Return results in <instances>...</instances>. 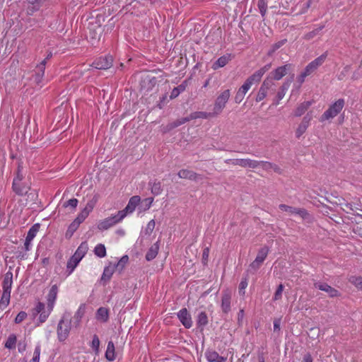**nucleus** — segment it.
Returning <instances> with one entry per match:
<instances>
[{"instance_id": "obj_60", "label": "nucleus", "mask_w": 362, "mask_h": 362, "mask_svg": "<svg viewBox=\"0 0 362 362\" xmlns=\"http://www.w3.org/2000/svg\"><path fill=\"white\" fill-rule=\"evenodd\" d=\"M155 225H156L155 221L151 220L146 226V233L148 235H150L153 232V230L155 228Z\"/></svg>"}, {"instance_id": "obj_7", "label": "nucleus", "mask_w": 362, "mask_h": 362, "mask_svg": "<svg viewBox=\"0 0 362 362\" xmlns=\"http://www.w3.org/2000/svg\"><path fill=\"white\" fill-rule=\"evenodd\" d=\"M140 201H141L140 197L136 196V195L133 196L129 199V202H128L127 205L126 206V207L123 210L118 211L119 214L122 218V219H124L127 216V214H132L134 212L136 207L139 204Z\"/></svg>"}, {"instance_id": "obj_49", "label": "nucleus", "mask_w": 362, "mask_h": 362, "mask_svg": "<svg viewBox=\"0 0 362 362\" xmlns=\"http://www.w3.org/2000/svg\"><path fill=\"white\" fill-rule=\"evenodd\" d=\"M10 296H8L6 295H6L2 294L1 299L0 301V310H4L7 308L10 302Z\"/></svg>"}, {"instance_id": "obj_43", "label": "nucleus", "mask_w": 362, "mask_h": 362, "mask_svg": "<svg viewBox=\"0 0 362 362\" xmlns=\"http://www.w3.org/2000/svg\"><path fill=\"white\" fill-rule=\"evenodd\" d=\"M34 83L39 86L40 88H42L44 86V75L40 74H37L35 72V74L33 75Z\"/></svg>"}, {"instance_id": "obj_53", "label": "nucleus", "mask_w": 362, "mask_h": 362, "mask_svg": "<svg viewBox=\"0 0 362 362\" xmlns=\"http://www.w3.org/2000/svg\"><path fill=\"white\" fill-rule=\"evenodd\" d=\"M100 340L97 335H94L91 342V348L95 351L96 354L99 351Z\"/></svg>"}, {"instance_id": "obj_29", "label": "nucleus", "mask_w": 362, "mask_h": 362, "mask_svg": "<svg viewBox=\"0 0 362 362\" xmlns=\"http://www.w3.org/2000/svg\"><path fill=\"white\" fill-rule=\"evenodd\" d=\"M148 185L151 187V193L155 196L160 194L163 192L161 182L157 180L150 181Z\"/></svg>"}, {"instance_id": "obj_26", "label": "nucleus", "mask_w": 362, "mask_h": 362, "mask_svg": "<svg viewBox=\"0 0 362 362\" xmlns=\"http://www.w3.org/2000/svg\"><path fill=\"white\" fill-rule=\"evenodd\" d=\"M205 356L209 362H226V358L220 356L217 352L208 351L205 353Z\"/></svg>"}, {"instance_id": "obj_30", "label": "nucleus", "mask_w": 362, "mask_h": 362, "mask_svg": "<svg viewBox=\"0 0 362 362\" xmlns=\"http://www.w3.org/2000/svg\"><path fill=\"white\" fill-rule=\"evenodd\" d=\"M249 89L250 88L247 87V86L243 83V85L240 87L238 92L236 93L234 98L235 102L238 104L240 103L244 99L245 95Z\"/></svg>"}, {"instance_id": "obj_22", "label": "nucleus", "mask_w": 362, "mask_h": 362, "mask_svg": "<svg viewBox=\"0 0 362 362\" xmlns=\"http://www.w3.org/2000/svg\"><path fill=\"white\" fill-rule=\"evenodd\" d=\"M231 60L230 54H226L219 57L212 64L211 68L214 70H216L219 68L225 66Z\"/></svg>"}, {"instance_id": "obj_15", "label": "nucleus", "mask_w": 362, "mask_h": 362, "mask_svg": "<svg viewBox=\"0 0 362 362\" xmlns=\"http://www.w3.org/2000/svg\"><path fill=\"white\" fill-rule=\"evenodd\" d=\"M13 284V273L8 272L5 274L2 287H3V295H7L11 296V291Z\"/></svg>"}, {"instance_id": "obj_33", "label": "nucleus", "mask_w": 362, "mask_h": 362, "mask_svg": "<svg viewBox=\"0 0 362 362\" xmlns=\"http://www.w3.org/2000/svg\"><path fill=\"white\" fill-rule=\"evenodd\" d=\"M40 228V223H35L32 227L29 229L26 239H28L30 240H33L34 238L36 236L37 233H38Z\"/></svg>"}, {"instance_id": "obj_3", "label": "nucleus", "mask_w": 362, "mask_h": 362, "mask_svg": "<svg viewBox=\"0 0 362 362\" xmlns=\"http://www.w3.org/2000/svg\"><path fill=\"white\" fill-rule=\"evenodd\" d=\"M71 327V318H62L57 326V335L59 341H64L69 336Z\"/></svg>"}, {"instance_id": "obj_61", "label": "nucleus", "mask_w": 362, "mask_h": 362, "mask_svg": "<svg viewBox=\"0 0 362 362\" xmlns=\"http://www.w3.org/2000/svg\"><path fill=\"white\" fill-rule=\"evenodd\" d=\"M78 200L75 198L71 199L68 200L64 204V207L71 206L73 209H75L77 206Z\"/></svg>"}, {"instance_id": "obj_46", "label": "nucleus", "mask_w": 362, "mask_h": 362, "mask_svg": "<svg viewBox=\"0 0 362 362\" xmlns=\"http://www.w3.org/2000/svg\"><path fill=\"white\" fill-rule=\"evenodd\" d=\"M257 6L259 8V12L262 17H264L267 12V0H259L257 3Z\"/></svg>"}, {"instance_id": "obj_41", "label": "nucleus", "mask_w": 362, "mask_h": 362, "mask_svg": "<svg viewBox=\"0 0 362 362\" xmlns=\"http://www.w3.org/2000/svg\"><path fill=\"white\" fill-rule=\"evenodd\" d=\"M325 28V25H320L319 26L318 28L314 29L313 30L306 33L305 35V37L304 38L305 40H311L313 39L315 36H316L317 35H318L320 33V32Z\"/></svg>"}, {"instance_id": "obj_1", "label": "nucleus", "mask_w": 362, "mask_h": 362, "mask_svg": "<svg viewBox=\"0 0 362 362\" xmlns=\"http://www.w3.org/2000/svg\"><path fill=\"white\" fill-rule=\"evenodd\" d=\"M344 105V99L340 98L337 100L322 115L320 121L324 122L335 117L341 111Z\"/></svg>"}, {"instance_id": "obj_45", "label": "nucleus", "mask_w": 362, "mask_h": 362, "mask_svg": "<svg viewBox=\"0 0 362 362\" xmlns=\"http://www.w3.org/2000/svg\"><path fill=\"white\" fill-rule=\"evenodd\" d=\"M78 264V260H77L76 258H70L69 260L67 262V269L69 270V274H71L76 267Z\"/></svg>"}, {"instance_id": "obj_35", "label": "nucleus", "mask_w": 362, "mask_h": 362, "mask_svg": "<svg viewBox=\"0 0 362 362\" xmlns=\"http://www.w3.org/2000/svg\"><path fill=\"white\" fill-rule=\"evenodd\" d=\"M115 269H116L114 265H112V266L109 265V266L106 267L104 269L103 274L102 276V279L107 280V281L110 280Z\"/></svg>"}, {"instance_id": "obj_52", "label": "nucleus", "mask_w": 362, "mask_h": 362, "mask_svg": "<svg viewBox=\"0 0 362 362\" xmlns=\"http://www.w3.org/2000/svg\"><path fill=\"white\" fill-rule=\"evenodd\" d=\"M279 208L281 210H282V211L288 212L289 214H295L296 209V207H293V206H288V205L284 204H280L279 206Z\"/></svg>"}, {"instance_id": "obj_12", "label": "nucleus", "mask_w": 362, "mask_h": 362, "mask_svg": "<svg viewBox=\"0 0 362 362\" xmlns=\"http://www.w3.org/2000/svg\"><path fill=\"white\" fill-rule=\"evenodd\" d=\"M112 57L107 55L96 59L93 63V65L97 69H107L112 66Z\"/></svg>"}, {"instance_id": "obj_17", "label": "nucleus", "mask_w": 362, "mask_h": 362, "mask_svg": "<svg viewBox=\"0 0 362 362\" xmlns=\"http://www.w3.org/2000/svg\"><path fill=\"white\" fill-rule=\"evenodd\" d=\"M17 189L14 187V183L12 184L13 191L18 196H23L26 194L30 189L28 183L23 182L22 181L17 182Z\"/></svg>"}, {"instance_id": "obj_18", "label": "nucleus", "mask_w": 362, "mask_h": 362, "mask_svg": "<svg viewBox=\"0 0 362 362\" xmlns=\"http://www.w3.org/2000/svg\"><path fill=\"white\" fill-rule=\"evenodd\" d=\"M58 293V287L57 285H53L47 295V307L49 310H52L54 302L56 300Z\"/></svg>"}, {"instance_id": "obj_21", "label": "nucleus", "mask_w": 362, "mask_h": 362, "mask_svg": "<svg viewBox=\"0 0 362 362\" xmlns=\"http://www.w3.org/2000/svg\"><path fill=\"white\" fill-rule=\"evenodd\" d=\"M231 293L229 291H225L223 293L221 299V308L225 314H227L230 308Z\"/></svg>"}, {"instance_id": "obj_31", "label": "nucleus", "mask_w": 362, "mask_h": 362, "mask_svg": "<svg viewBox=\"0 0 362 362\" xmlns=\"http://www.w3.org/2000/svg\"><path fill=\"white\" fill-rule=\"evenodd\" d=\"M105 357L109 361H112L115 359V345L112 341H110L107 344Z\"/></svg>"}, {"instance_id": "obj_13", "label": "nucleus", "mask_w": 362, "mask_h": 362, "mask_svg": "<svg viewBox=\"0 0 362 362\" xmlns=\"http://www.w3.org/2000/svg\"><path fill=\"white\" fill-rule=\"evenodd\" d=\"M314 286L320 291L326 292L331 298L338 297L341 296L340 292L334 288L330 286L327 283L317 281L314 284Z\"/></svg>"}, {"instance_id": "obj_34", "label": "nucleus", "mask_w": 362, "mask_h": 362, "mask_svg": "<svg viewBox=\"0 0 362 362\" xmlns=\"http://www.w3.org/2000/svg\"><path fill=\"white\" fill-rule=\"evenodd\" d=\"M211 116H214L213 115V112L211 113V112H194L191 113L189 117L190 120H192V119H195L197 118L207 119L208 117H209Z\"/></svg>"}, {"instance_id": "obj_51", "label": "nucleus", "mask_w": 362, "mask_h": 362, "mask_svg": "<svg viewBox=\"0 0 362 362\" xmlns=\"http://www.w3.org/2000/svg\"><path fill=\"white\" fill-rule=\"evenodd\" d=\"M88 211L87 210H82V211L74 219L78 223L81 224L88 217Z\"/></svg>"}, {"instance_id": "obj_39", "label": "nucleus", "mask_w": 362, "mask_h": 362, "mask_svg": "<svg viewBox=\"0 0 362 362\" xmlns=\"http://www.w3.org/2000/svg\"><path fill=\"white\" fill-rule=\"evenodd\" d=\"M349 281L354 284L357 288L362 290V277L351 276L349 278Z\"/></svg>"}, {"instance_id": "obj_62", "label": "nucleus", "mask_w": 362, "mask_h": 362, "mask_svg": "<svg viewBox=\"0 0 362 362\" xmlns=\"http://www.w3.org/2000/svg\"><path fill=\"white\" fill-rule=\"evenodd\" d=\"M180 322L186 328H190L192 325V318H180Z\"/></svg>"}, {"instance_id": "obj_6", "label": "nucleus", "mask_w": 362, "mask_h": 362, "mask_svg": "<svg viewBox=\"0 0 362 362\" xmlns=\"http://www.w3.org/2000/svg\"><path fill=\"white\" fill-rule=\"evenodd\" d=\"M327 57V52H324L320 57L310 62L305 68L304 71L309 76L313 74L322 64L325 62Z\"/></svg>"}, {"instance_id": "obj_14", "label": "nucleus", "mask_w": 362, "mask_h": 362, "mask_svg": "<svg viewBox=\"0 0 362 362\" xmlns=\"http://www.w3.org/2000/svg\"><path fill=\"white\" fill-rule=\"evenodd\" d=\"M156 77L148 75L141 79L140 82L141 89L145 92H148L156 86Z\"/></svg>"}, {"instance_id": "obj_64", "label": "nucleus", "mask_w": 362, "mask_h": 362, "mask_svg": "<svg viewBox=\"0 0 362 362\" xmlns=\"http://www.w3.org/2000/svg\"><path fill=\"white\" fill-rule=\"evenodd\" d=\"M262 264L261 262H257V259H255L250 264V269L251 270H253V272L257 271L260 266Z\"/></svg>"}, {"instance_id": "obj_9", "label": "nucleus", "mask_w": 362, "mask_h": 362, "mask_svg": "<svg viewBox=\"0 0 362 362\" xmlns=\"http://www.w3.org/2000/svg\"><path fill=\"white\" fill-rule=\"evenodd\" d=\"M103 32V28L100 25L97 23H90L88 26V37L94 44L95 41H99Z\"/></svg>"}, {"instance_id": "obj_57", "label": "nucleus", "mask_w": 362, "mask_h": 362, "mask_svg": "<svg viewBox=\"0 0 362 362\" xmlns=\"http://www.w3.org/2000/svg\"><path fill=\"white\" fill-rule=\"evenodd\" d=\"M247 279L244 278L241 280L240 284H239V293L240 294L244 295L245 294V289L247 286Z\"/></svg>"}, {"instance_id": "obj_23", "label": "nucleus", "mask_w": 362, "mask_h": 362, "mask_svg": "<svg viewBox=\"0 0 362 362\" xmlns=\"http://www.w3.org/2000/svg\"><path fill=\"white\" fill-rule=\"evenodd\" d=\"M293 81V78H291L289 80H286L283 84L282 86L280 87L277 94H276V98H277V101L275 103V105H278L279 104V100H281V99H283V98L284 97L286 91L288 90V89L289 88L290 86H291V83Z\"/></svg>"}, {"instance_id": "obj_54", "label": "nucleus", "mask_w": 362, "mask_h": 362, "mask_svg": "<svg viewBox=\"0 0 362 362\" xmlns=\"http://www.w3.org/2000/svg\"><path fill=\"white\" fill-rule=\"evenodd\" d=\"M40 351H41L40 346L38 344L35 348L34 353H33V357L30 362H39Z\"/></svg>"}, {"instance_id": "obj_37", "label": "nucleus", "mask_w": 362, "mask_h": 362, "mask_svg": "<svg viewBox=\"0 0 362 362\" xmlns=\"http://www.w3.org/2000/svg\"><path fill=\"white\" fill-rule=\"evenodd\" d=\"M255 162L257 164L254 166V169L261 166L263 170L268 171L273 167V163L268 161L255 160Z\"/></svg>"}, {"instance_id": "obj_63", "label": "nucleus", "mask_w": 362, "mask_h": 362, "mask_svg": "<svg viewBox=\"0 0 362 362\" xmlns=\"http://www.w3.org/2000/svg\"><path fill=\"white\" fill-rule=\"evenodd\" d=\"M108 310L107 308L101 307L97 310V317H107Z\"/></svg>"}, {"instance_id": "obj_38", "label": "nucleus", "mask_w": 362, "mask_h": 362, "mask_svg": "<svg viewBox=\"0 0 362 362\" xmlns=\"http://www.w3.org/2000/svg\"><path fill=\"white\" fill-rule=\"evenodd\" d=\"M79 226L80 224L74 220V221L69 225L66 232V237L69 238H71L74 233L78 229Z\"/></svg>"}, {"instance_id": "obj_55", "label": "nucleus", "mask_w": 362, "mask_h": 362, "mask_svg": "<svg viewBox=\"0 0 362 362\" xmlns=\"http://www.w3.org/2000/svg\"><path fill=\"white\" fill-rule=\"evenodd\" d=\"M295 214L298 215L303 219H308L310 217L309 214L305 209L296 208Z\"/></svg>"}, {"instance_id": "obj_24", "label": "nucleus", "mask_w": 362, "mask_h": 362, "mask_svg": "<svg viewBox=\"0 0 362 362\" xmlns=\"http://www.w3.org/2000/svg\"><path fill=\"white\" fill-rule=\"evenodd\" d=\"M313 103V100L310 101H305L299 104L294 111V115L296 117H300L303 115L312 105Z\"/></svg>"}, {"instance_id": "obj_19", "label": "nucleus", "mask_w": 362, "mask_h": 362, "mask_svg": "<svg viewBox=\"0 0 362 362\" xmlns=\"http://www.w3.org/2000/svg\"><path fill=\"white\" fill-rule=\"evenodd\" d=\"M190 121V119H189V117H182V118H180L175 121H173L169 124H168L165 127H164V129H163V132L165 133V132H168L171 130H173V129L187 122Z\"/></svg>"}, {"instance_id": "obj_56", "label": "nucleus", "mask_w": 362, "mask_h": 362, "mask_svg": "<svg viewBox=\"0 0 362 362\" xmlns=\"http://www.w3.org/2000/svg\"><path fill=\"white\" fill-rule=\"evenodd\" d=\"M308 127L300 123L298 125V127L296 129V137L300 138L305 132Z\"/></svg>"}, {"instance_id": "obj_42", "label": "nucleus", "mask_w": 362, "mask_h": 362, "mask_svg": "<svg viewBox=\"0 0 362 362\" xmlns=\"http://www.w3.org/2000/svg\"><path fill=\"white\" fill-rule=\"evenodd\" d=\"M287 42V40H281L276 43H274L271 49L268 52V55L272 56L277 49H279L280 47H281L286 42Z\"/></svg>"}, {"instance_id": "obj_4", "label": "nucleus", "mask_w": 362, "mask_h": 362, "mask_svg": "<svg viewBox=\"0 0 362 362\" xmlns=\"http://www.w3.org/2000/svg\"><path fill=\"white\" fill-rule=\"evenodd\" d=\"M122 220V218L117 212L116 215L107 217L103 220L100 221L98 223L97 227L100 230H105L114 226L117 223L121 222Z\"/></svg>"}, {"instance_id": "obj_16", "label": "nucleus", "mask_w": 362, "mask_h": 362, "mask_svg": "<svg viewBox=\"0 0 362 362\" xmlns=\"http://www.w3.org/2000/svg\"><path fill=\"white\" fill-rule=\"evenodd\" d=\"M28 1V6H27V13L28 15H33L35 12L38 11L41 7L42 4L46 0H27Z\"/></svg>"}, {"instance_id": "obj_48", "label": "nucleus", "mask_w": 362, "mask_h": 362, "mask_svg": "<svg viewBox=\"0 0 362 362\" xmlns=\"http://www.w3.org/2000/svg\"><path fill=\"white\" fill-rule=\"evenodd\" d=\"M88 249V244L86 242H83L79 245L76 252H77V255H81V257H83L86 254Z\"/></svg>"}, {"instance_id": "obj_20", "label": "nucleus", "mask_w": 362, "mask_h": 362, "mask_svg": "<svg viewBox=\"0 0 362 362\" xmlns=\"http://www.w3.org/2000/svg\"><path fill=\"white\" fill-rule=\"evenodd\" d=\"M190 121V119H189V117H182V118H180L175 121H173L169 124H168L165 127H164V129H163V132L165 133V132H168L171 130H173V129L187 122Z\"/></svg>"}, {"instance_id": "obj_36", "label": "nucleus", "mask_w": 362, "mask_h": 362, "mask_svg": "<svg viewBox=\"0 0 362 362\" xmlns=\"http://www.w3.org/2000/svg\"><path fill=\"white\" fill-rule=\"evenodd\" d=\"M94 254L100 257H105L106 256V248L103 244H98L94 248Z\"/></svg>"}, {"instance_id": "obj_47", "label": "nucleus", "mask_w": 362, "mask_h": 362, "mask_svg": "<svg viewBox=\"0 0 362 362\" xmlns=\"http://www.w3.org/2000/svg\"><path fill=\"white\" fill-rule=\"evenodd\" d=\"M47 64V59H44L40 64H38L34 70L37 74L45 75V66Z\"/></svg>"}, {"instance_id": "obj_8", "label": "nucleus", "mask_w": 362, "mask_h": 362, "mask_svg": "<svg viewBox=\"0 0 362 362\" xmlns=\"http://www.w3.org/2000/svg\"><path fill=\"white\" fill-rule=\"evenodd\" d=\"M274 85V82L272 81L271 78H265L257 93L255 99L256 102H260L264 100L267 95V91L272 89Z\"/></svg>"}, {"instance_id": "obj_28", "label": "nucleus", "mask_w": 362, "mask_h": 362, "mask_svg": "<svg viewBox=\"0 0 362 362\" xmlns=\"http://www.w3.org/2000/svg\"><path fill=\"white\" fill-rule=\"evenodd\" d=\"M188 81L185 80L178 86L174 88L170 93V98L174 99L177 98L181 93L185 90L188 86Z\"/></svg>"}, {"instance_id": "obj_27", "label": "nucleus", "mask_w": 362, "mask_h": 362, "mask_svg": "<svg viewBox=\"0 0 362 362\" xmlns=\"http://www.w3.org/2000/svg\"><path fill=\"white\" fill-rule=\"evenodd\" d=\"M177 175L180 178L188 179L191 180H196L197 179V177L199 176V175L194 173V171L187 169L180 170L178 172Z\"/></svg>"}, {"instance_id": "obj_44", "label": "nucleus", "mask_w": 362, "mask_h": 362, "mask_svg": "<svg viewBox=\"0 0 362 362\" xmlns=\"http://www.w3.org/2000/svg\"><path fill=\"white\" fill-rule=\"evenodd\" d=\"M16 337L15 335L11 334L7 339L5 343V347L9 349H13L16 346Z\"/></svg>"}, {"instance_id": "obj_25", "label": "nucleus", "mask_w": 362, "mask_h": 362, "mask_svg": "<svg viewBox=\"0 0 362 362\" xmlns=\"http://www.w3.org/2000/svg\"><path fill=\"white\" fill-rule=\"evenodd\" d=\"M159 248L160 246L158 241L153 244L146 254V259L149 262L155 259L158 253Z\"/></svg>"}, {"instance_id": "obj_59", "label": "nucleus", "mask_w": 362, "mask_h": 362, "mask_svg": "<svg viewBox=\"0 0 362 362\" xmlns=\"http://www.w3.org/2000/svg\"><path fill=\"white\" fill-rule=\"evenodd\" d=\"M209 255V248L205 247L202 252V262L203 264L206 265L208 262V258Z\"/></svg>"}, {"instance_id": "obj_50", "label": "nucleus", "mask_w": 362, "mask_h": 362, "mask_svg": "<svg viewBox=\"0 0 362 362\" xmlns=\"http://www.w3.org/2000/svg\"><path fill=\"white\" fill-rule=\"evenodd\" d=\"M23 175L21 173V167L20 165H18V170H17V173H16V177H14L13 180V183H14V187L17 189L16 186H17V182H19L23 180Z\"/></svg>"}, {"instance_id": "obj_58", "label": "nucleus", "mask_w": 362, "mask_h": 362, "mask_svg": "<svg viewBox=\"0 0 362 362\" xmlns=\"http://www.w3.org/2000/svg\"><path fill=\"white\" fill-rule=\"evenodd\" d=\"M283 290H284V286H283V284H281L279 285V286L274 293V300H279L281 298Z\"/></svg>"}, {"instance_id": "obj_32", "label": "nucleus", "mask_w": 362, "mask_h": 362, "mask_svg": "<svg viewBox=\"0 0 362 362\" xmlns=\"http://www.w3.org/2000/svg\"><path fill=\"white\" fill-rule=\"evenodd\" d=\"M269 247L267 246H264L262 247L257 253L256 257L257 262H261L262 264L264 262L265 259L267 258L269 253Z\"/></svg>"}, {"instance_id": "obj_11", "label": "nucleus", "mask_w": 362, "mask_h": 362, "mask_svg": "<svg viewBox=\"0 0 362 362\" xmlns=\"http://www.w3.org/2000/svg\"><path fill=\"white\" fill-rule=\"evenodd\" d=\"M227 164L233 165H238L242 168H249L254 169V166L257 164L255 160L250 158H236V159H226L224 161Z\"/></svg>"}, {"instance_id": "obj_40", "label": "nucleus", "mask_w": 362, "mask_h": 362, "mask_svg": "<svg viewBox=\"0 0 362 362\" xmlns=\"http://www.w3.org/2000/svg\"><path fill=\"white\" fill-rule=\"evenodd\" d=\"M128 260H129V257L127 255H124L117 262V264H114L113 265L115 266L116 269H118L119 271H122L124 268L127 263L128 262Z\"/></svg>"}, {"instance_id": "obj_5", "label": "nucleus", "mask_w": 362, "mask_h": 362, "mask_svg": "<svg viewBox=\"0 0 362 362\" xmlns=\"http://www.w3.org/2000/svg\"><path fill=\"white\" fill-rule=\"evenodd\" d=\"M271 66V64H267L264 65L263 67H262L261 69L255 71L250 77H248L244 83L247 85L249 88H250L252 84L257 83L260 81L263 75L270 69Z\"/></svg>"}, {"instance_id": "obj_2", "label": "nucleus", "mask_w": 362, "mask_h": 362, "mask_svg": "<svg viewBox=\"0 0 362 362\" xmlns=\"http://www.w3.org/2000/svg\"><path fill=\"white\" fill-rule=\"evenodd\" d=\"M230 96V90L227 89L223 91L218 97L216 98L214 107V115H219L222 110L226 107V104L229 100Z\"/></svg>"}, {"instance_id": "obj_10", "label": "nucleus", "mask_w": 362, "mask_h": 362, "mask_svg": "<svg viewBox=\"0 0 362 362\" xmlns=\"http://www.w3.org/2000/svg\"><path fill=\"white\" fill-rule=\"evenodd\" d=\"M291 64H287L281 66H279L273 71L270 72L266 78H271L272 81L274 80L279 81L281 79L291 68Z\"/></svg>"}]
</instances>
